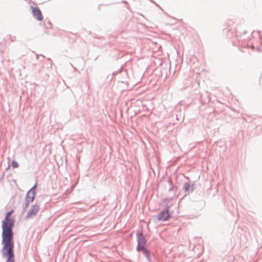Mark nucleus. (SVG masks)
I'll return each mask as SVG.
<instances>
[{
	"instance_id": "3",
	"label": "nucleus",
	"mask_w": 262,
	"mask_h": 262,
	"mask_svg": "<svg viewBox=\"0 0 262 262\" xmlns=\"http://www.w3.org/2000/svg\"><path fill=\"white\" fill-rule=\"evenodd\" d=\"M40 209L39 206L38 204H35L29 209L27 212L26 219H32L36 215Z\"/></svg>"
},
{
	"instance_id": "6",
	"label": "nucleus",
	"mask_w": 262,
	"mask_h": 262,
	"mask_svg": "<svg viewBox=\"0 0 262 262\" xmlns=\"http://www.w3.org/2000/svg\"><path fill=\"white\" fill-rule=\"evenodd\" d=\"M168 208H166L158 216L159 220L166 221L170 217Z\"/></svg>"
},
{
	"instance_id": "2",
	"label": "nucleus",
	"mask_w": 262,
	"mask_h": 262,
	"mask_svg": "<svg viewBox=\"0 0 262 262\" xmlns=\"http://www.w3.org/2000/svg\"><path fill=\"white\" fill-rule=\"evenodd\" d=\"M138 246L137 250L138 251H142L145 256L149 258V254L148 251L146 248V241L143 235L140 233L138 235L137 237Z\"/></svg>"
},
{
	"instance_id": "1",
	"label": "nucleus",
	"mask_w": 262,
	"mask_h": 262,
	"mask_svg": "<svg viewBox=\"0 0 262 262\" xmlns=\"http://www.w3.org/2000/svg\"><path fill=\"white\" fill-rule=\"evenodd\" d=\"M13 210L7 213L5 220L2 222V253L3 257L6 258V262H14V241L12 228L14 219L10 215Z\"/></svg>"
},
{
	"instance_id": "7",
	"label": "nucleus",
	"mask_w": 262,
	"mask_h": 262,
	"mask_svg": "<svg viewBox=\"0 0 262 262\" xmlns=\"http://www.w3.org/2000/svg\"><path fill=\"white\" fill-rule=\"evenodd\" d=\"M12 166L14 168H17L18 167V164L16 161H14L12 163Z\"/></svg>"
},
{
	"instance_id": "5",
	"label": "nucleus",
	"mask_w": 262,
	"mask_h": 262,
	"mask_svg": "<svg viewBox=\"0 0 262 262\" xmlns=\"http://www.w3.org/2000/svg\"><path fill=\"white\" fill-rule=\"evenodd\" d=\"M32 12L34 17L38 20L41 21L43 19V16L39 9L32 7Z\"/></svg>"
},
{
	"instance_id": "4",
	"label": "nucleus",
	"mask_w": 262,
	"mask_h": 262,
	"mask_svg": "<svg viewBox=\"0 0 262 262\" xmlns=\"http://www.w3.org/2000/svg\"><path fill=\"white\" fill-rule=\"evenodd\" d=\"M35 186L31 189L28 192L26 198V207H27L30 202H32L35 196Z\"/></svg>"
}]
</instances>
